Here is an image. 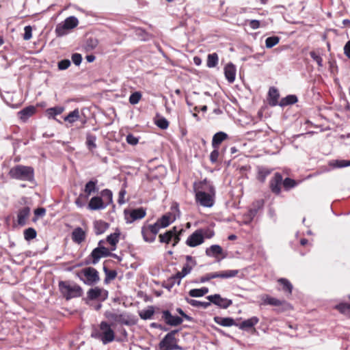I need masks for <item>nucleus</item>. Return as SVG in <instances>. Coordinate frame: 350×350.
I'll return each mask as SVG.
<instances>
[{"mask_svg":"<svg viewBox=\"0 0 350 350\" xmlns=\"http://www.w3.org/2000/svg\"><path fill=\"white\" fill-rule=\"evenodd\" d=\"M92 336L102 341L104 345L112 342L115 338V332L106 321H102L98 329H94Z\"/></svg>","mask_w":350,"mask_h":350,"instance_id":"1","label":"nucleus"},{"mask_svg":"<svg viewBox=\"0 0 350 350\" xmlns=\"http://www.w3.org/2000/svg\"><path fill=\"white\" fill-rule=\"evenodd\" d=\"M12 178L22 180H31L33 176V170L31 167L17 165L10 171Z\"/></svg>","mask_w":350,"mask_h":350,"instance_id":"2","label":"nucleus"},{"mask_svg":"<svg viewBox=\"0 0 350 350\" xmlns=\"http://www.w3.org/2000/svg\"><path fill=\"white\" fill-rule=\"evenodd\" d=\"M59 289L66 299L80 297L82 294L81 288L77 284H71L67 282H60Z\"/></svg>","mask_w":350,"mask_h":350,"instance_id":"3","label":"nucleus"},{"mask_svg":"<svg viewBox=\"0 0 350 350\" xmlns=\"http://www.w3.org/2000/svg\"><path fill=\"white\" fill-rule=\"evenodd\" d=\"M176 332L177 331H172L164 337L159 342V350L182 349L177 345V339L175 338Z\"/></svg>","mask_w":350,"mask_h":350,"instance_id":"4","label":"nucleus"},{"mask_svg":"<svg viewBox=\"0 0 350 350\" xmlns=\"http://www.w3.org/2000/svg\"><path fill=\"white\" fill-rule=\"evenodd\" d=\"M146 215V211L142 207L124 211L125 219L128 224H131L135 220L143 219Z\"/></svg>","mask_w":350,"mask_h":350,"instance_id":"5","label":"nucleus"},{"mask_svg":"<svg viewBox=\"0 0 350 350\" xmlns=\"http://www.w3.org/2000/svg\"><path fill=\"white\" fill-rule=\"evenodd\" d=\"M78 19L75 16L67 18L62 25H59L56 28V31L59 36H63L66 33V31L72 29L77 26Z\"/></svg>","mask_w":350,"mask_h":350,"instance_id":"6","label":"nucleus"},{"mask_svg":"<svg viewBox=\"0 0 350 350\" xmlns=\"http://www.w3.org/2000/svg\"><path fill=\"white\" fill-rule=\"evenodd\" d=\"M105 316L107 319L111 321V325H113L116 323L129 325V318L125 314H119L107 311L105 312Z\"/></svg>","mask_w":350,"mask_h":350,"instance_id":"7","label":"nucleus"},{"mask_svg":"<svg viewBox=\"0 0 350 350\" xmlns=\"http://www.w3.org/2000/svg\"><path fill=\"white\" fill-rule=\"evenodd\" d=\"M195 191L196 201L202 206L210 207L213 205V200L210 194L199 190L196 186H195Z\"/></svg>","mask_w":350,"mask_h":350,"instance_id":"8","label":"nucleus"},{"mask_svg":"<svg viewBox=\"0 0 350 350\" xmlns=\"http://www.w3.org/2000/svg\"><path fill=\"white\" fill-rule=\"evenodd\" d=\"M81 273H83L86 278L85 283L88 285L96 283L100 279L98 271L93 267L83 269L81 271Z\"/></svg>","mask_w":350,"mask_h":350,"instance_id":"9","label":"nucleus"},{"mask_svg":"<svg viewBox=\"0 0 350 350\" xmlns=\"http://www.w3.org/2000/svg\"><path fill=\"white\" fill-rule=\"evenodd\" d=\"M282 185V176L277 172L270 180L269 187L271 191L275 195H279L281 192V185Z\"/></svg>","mask_w":350,"mask_h":350,"instance_id":"10","label":"nucleus"},{"mask_svg":"<svg viewBox=\"0 0 350 350\" xmlns=\"http://www.w3.org/2000/svg\"><path fill=\"white\" fill-rule=\"evenodd\" d=\"M204 242L202 231L198 230L191 234L187 239L186 243L190 247H196Z\"/></svg>","mask_w":350,"mask_h":350,"instance_id":"11","label":"nucleus"},{"mask_svg":"<svg viewBox=\"0 0 350 350\" xmlns=\"http://www.w3.org/2000/svg\"><path fill=\"white\" fill-rule=\"evenodd\" d=\"M207 299L209 300V301L202 302L189 298H186V300L188 304L193 306L202 307L204 308L210 306L211 302H213L215 304H219V295H215L214 296H208Z\"/></svg>","mask_w":350,"mask_h":350,"instance_id":"12","label":"nucleus"},{"mask_svg":"<svg viewBox=\"0 0 350 350\" xmlns=\"http://www.w3.org/2000/svg\"><path fill=\"white\" fill-rule=\"evenodd\" d=\"M110 251L105 247H98L93 250L91 253L92 263L96 264L100 258L110 256Z\"/></svg>","mask_w":350,"mask_h":350,"instance_id":"13","label":"nucleus"},{"mask_svg":"<svg viewBox=\"0 0 350 350\" xmlns=\"http://www.w3.org/2000/svg\"><path fill=\"white\" fill-rule=\"evenodd\" d=\"M87 294L88 298L92 300L99 298L105 299L107 297V291L98 287L90 289Z\"/></svg>","mask_w":350,"mask_h":350,"instance_id":"14","label":"nucleus"},{"mask_svg":"<svg viewBox=\"0 0 350 350\" xmlns=\"http://www.w3.org/2000/svg\"><path fill=\"white\" fill-rule=\"evenodd\" d=\"M162 318L165 320L167 324L176 326L182 323L183 319L178 316H173L172 314L165 310L163 312Z\"/></svg>","mask_w":350,"mask_h":350,"instance_id":"15","label":"nucleus"},{"mask_svg":"<svg viewBox=\"0 0 350 350\" xmlns=\"http://www.w3.org/2000/svg\"><path fill=\"white\" fill-rule=\"evenodd\" d=\"M259 322V319L257 317H252L248 319L243 321L239 324H236V325L242 330L247 331L250 329L254 328V327L258 324Z\"/></svg>","mask_w":350,"mask_h":350,"instance_id":"16","label":"nucleus"},{"mask_svg":"<svg viewBox=\"0 0 350 350\" xmlns=\"http://www.w3.org/2000/svg\"><path fill=\"white\" fill-rule=\"evenodd\" d=\"M86 239V230H83L80 227H77L72 232V240L77 243L81 244Z\"/></svg>","mask_w":350,"mask_h":350,"instance_id":"17","label":"nucleus"},{"mask_svg":"<svg viewBox=\"0 0 350 350\" xmlns=\"http://www.w3.org/2000/svg\"><path fill=\"white\" fill-rule=\"evenodd\" d=\"M224 75L229 83H233L235 80L237 69L235 66L229 63L224 67Z\"/></svg>","mask_w":350,"mask_h":350,"instance_id":"18","label":"nucleus"},{"mask_svg":"<svg viewBox=\"0 0 350 350\" xmlns=\"http://www.w3.org/2000/svg\"><path fill=\"white\" fill-rule=\"evenodd\" d=\"M191 271V267L189 266V265L186 264L180 271L177 272L171 278V280H173V282H176L178 284H180L181 279L189 274Z\"/></svg>","mask_w":350,"mask_h":350,"instance_id":"19","label":"nucleus"},{"mask_svg":"<svg viewBox=\"0 0 350 350\" xmlns=\"http://www.w3.org/2000/svg\"><path fill=\"white\" fill-rule=\"evenodd\" d=\"M261 300L262 301V304L264 305L280 306L286 304L285 301L272 297L268 295H262L261 296Z\"/></svg>","mask_w":350,"mask_h":350,"instance_id":"20","label":"nucleus"},{"mask_svg":"<svg viewBox=\"0 0 350 350\" xmlns=\"http://www.w3.org/2000/svg\"><path fill=\"white\" fill-rule=\"evenodd\" d=\"M105 207L103 201L100 197H93L88 204V208L92 211L103 209Z\"/></svg>","mask_w":350,"mask_h":350,"instance_id":"21","label":"nucleus"},{"mask_svg":"<svg viewBox=\"0 0 350 350\" xmlns=\"http://www.w3.org/2000/svg\"><path fill=\"white\" fill-rule=\"evenodd\" d=\"M36 111V109L33 106H29L18 113L19 118L23 121H26L29 117L33 116Z\"/></svg>","mask_w":350,"mask_h":350,"instance_id":"22","label":"nucleus"},{"mask_svg":"<svg viewBox=\"0 0 350 350\" xmlns=\"http://www.w3.org/2000/svg\"><path fill=\"white\" fill-rule=\"evenodd\" d=\"M176 219L175 214L172 213H167L166 215H163L159 219L157 220V223H159V225L161 228H165L170 225V224L174 221Z\"/></svg>","mask_w":350,"mask_h":350,"instance_id":"23","label":"nucleus"},{"mask_svg":"<svg viewBox=\"0 0 350 350\" xmlns=\"http://www.w3.org/2000/svg\"><path fill=\"white\" fill-rule=\"evenodd\" d=\"M219 144V132L216 133L213 138V142L212 145L215 150L211 153L210 155V159L212 163H215L218 160L219 157V152H217V150L216 149L217 146Z\"/></svg>","mask_w":350,"mask_h":350,"instance_id":"24","label":"nucleus"},{"mask_svg":"<svg viewBox=\"0 0 350 350\" xmlns=\"http://www.w3.org/2000/svg\"><path fill=\"white\" fill-rule=\"evenodd\" d=\"M30 213V208L29 207H23L20 209L18 213V224L21 226H24L26 224L27 219Z\"/></svg>","mask_w":350,"mask_h":350,"instance_id":"25","label":"nucleus"},{"mask_svg":"<svg viewBox=\"0 0 350 350\" xmlns=\"http://www.w3.org/2000/svg\"><path fill=\"white\" fill-rule=\"evenodd\" d=\"M269 96V104L271 106H276L278 103V98L280 97L279 92L274 87L270 88L268 93Z\"/></svg>","mask_w":350,"mask_h":350,"instance_id":"26","label":"nucleus"},{"mask_svg":"<svg viewBox=\"0 0 350 350\" xmlns=\"http://www.w3.org/2000/svg\"><path fill=\"white\" fill-rule=\"evenodd\" d=\"M152 231H150V227L147 224H144L142 227V234L144 240L146 242L152 243L154 241L155 238L154 235L152 234Z\"/></svg>","mask_w":350,"mask_h":350,"instance_id":"27","label":"nucleus"},{"mask_svg":"<svg viewBox=\"0 0 350 350\" xmlns=\"http://www.w3.org/2000/svg\"><path fill=\"white\" fill-rule=\"evenodd\" d=\"M176 230V227H174L172 230L167 231L164 234H159V237L160 239V242L169 244L170 241H172L174 231H175Z\"/></svg>","mask_w":350,"mask_h":350,"instance_id":"28","label":"nucleus"},{"mask_svg":"<svg viewBox=\"0 0 350 350\" xmlns=\"http://www.w3.org/2000/svg\"><path fill=\"white\" fill-rule=\"evenodd\" d=\"M80 118L79 111L78 109H75L72 111L70 112L68 116L64 118V121L72 124Z\"/></svg>","mask_w":350,"mask_h":350,"instance_id":"29","label":"nucleus"},{"mask_svg":"<svg viewBox=\"0 0 350 350\" xmlns=\"http://www.w3.org/2000/svg\"><path fill=\"white\" fill-rule=\"evenodd\" d=\"M95 233L96 234H103L108 228V224L101 220L96 221L94 224Z\"/></svg>","mask_w":350,"mask_h":350,"instance_id":"30","label":"nucleus"},{"mask_svg":"<svg viewBox=\"0 0 350 350\" xmlns=\"http://www.w3.org/2000/svg\"><path fill=\"white\" fill-rule=\"evenodd\" d=\"M271 173V170L264 167H258L257 178L261 183H264L268 175Z\"/></svg>","mask_w":350,"mask_h":350,"instance_id":"31","label":"nucleus"},{"mask_svg":"<svg viewBox=\"0 0 350 350\" xmlns=\"http://www.w3.org/2000/svg\"><path fill=\"white\" fill-rule=\"evenodd\" d=\"M208 293V288L202 287L201 288L191 289L189 292V295L193 297H202Z\"/></svg>","mask_w":350,"mask_h":350,"instance_id":"32","label":"nucleus"},{"mask_svg":"<svg viewBox=\"0 0 350 350\" xmlns=\"http://www.w3.org/2000/svg\"><path fill=\"white\" fill-rule=\"evenodd\" d=\"M120 233L119 232H116L113 234H109L107 237V241L113 246L111 250H114L116 249V244L119 241V237Z\"/></svg>","mask_w":350,"mask_h":350,"instance_id":"33","label":"nucleus"},{"mask_svg":"<svg viewBox=\"0 0 350 350\" xmlns=\"http://www.w3.org/2000/svg\"><path fill=\"white\" fill-rule=\"evenodd\" d=\"M96 184L97 180H90L88 182L85 186L84 191L87 194V196L91 195L92 193L95 192L96 189Z\"/></svg>","mask_w":350,"mask_h":350,"instance_id":"34","label":"nucleus"},{"mask_svg":"<svg viewBox=\"0 0 350 350\" xmlns=\"http://www.w3.org/2000/svg\"><path fill=\"white\" fill-rule=\"evenodd\" d=\"M297 102V98L295 95H288L285 98H282L279 103L280 106H286L288 105H292Z\"/></svg>","mask_w":350,"mask_h":350,"instance_id":"35","label":"nucleus"},{"mask_svg":"<svg viewBox=\"0 0 350 350\" xmlns=\"http://www.w3.org/2000/svg\"><path fill=\"white\" fill-rule=\"evenodd\" d=\"M282 185L286 191H288L296 187L297 183L291 178H286L284 180L282 179Z\"/></svg>","mask_w":350,"mask_h":350,"instance_id":"36","label":"nucleus"},{"mask_svg":"<svg viewBox=\"0 0 350 350\" xmlns=\"http://www.w3.org/2000/svg\"><path fill=\"white\" fill-rule=\"evenodd\" d=\"M64 111V108L63 107H54L49 108L46 110V113L49 117H55L57 115L61 114Z\"/></svg>","mask_w":350,"mask_h":350,"instance_id":"37","label":"nucleus"},{"mask_svg":"<svg viewBox=\"0 0 350 350\" xmlns=\"http://www.w3.org/2000/svg\"><path fill=\"white\" fill-rule=\"evenodd\" d=\"M37 232L33 228H28L24 231V238L27 241H30L36 237Z\"/></svg>","mask_w":350,"mask_h":350,"instance_id":"38","label":"nucleus"},{"mask_svg":"<svg viewBox=\"0 0 350 350\" xmlns=\"http://www.w3.org/2000/svg\"><path fill=\"white\" fill-rule=\"evenodd\" d=\"M280 41V38L278 36H271L268 37L265 40V46L268 49H271L278 44Z\"/></svg>","mask_w":350,"mask_h":350,"instance_id":"39","label":"nucleus"},{"mask_svg":"<svg viewBox=\"0 0 350 350\" xmlns=\"http://www.w3.org/2000/svg\"><path fill=\"white\" fill-rule=\"evenodd\" d=\"M278 282L282 285L284 291L288 292L289 294L292 293L293 286L288 280L280 278L278 280Z\"/></svg>","mask_w":350,"mask_h":350,"instance_id":"40","label":"nucleus"},{"mask_svg":"<svg viewBox=\"0 0 350 350\" xmlns=\"http://www.w3.org/2000/svg\"><path fill=\"white\" fill-rule=\"evenodd\" d=\"M218 60L217 54L214 53L209 54L207 57V66L209 68L215 67Z\"/></svg>","mask_w":350,"mask_h":350,"instance_id":"41","label":"nucleus"},{"mask_svg":"<svg viewBox=\"0 0 350 350\" xmlns=\"http://www.w3.org/2000/svg\"><path fill=\"white\" fill-rule=\"evenodd\" d=\"M330 165H332L334 167H345L350 166V160H335L330 163Z\"/></svg>","mask_w":350,"mask_h":350,"instance_id":"42","label":"nucleus"},{"mask_svg":"<svg viewBox=\"0 0 350 350\" xmlns=\"http://www.w3.org/2000/svg\"><path fill=\"white\" fill-rule=\"evenodd\" d=\"M206 254L208 256L217 258L219 256V245H214L207 248L206 250Z\"/></svg>","mask_w":350,"mask_h":350,"instance_id":"43","label":"nucleus"},{"mask_svg":"<svg viewBox=\"0 0 350 350\" xmlns=\"http://www.w3.org/2000/svg\"><path fill=\"white\" fill-rule=\"evenodd\" d=\"M96 137L91 134H88L86 137V144L88 148L92 150L96 147Z\"/></svg>","mask_w":350,"mask_h":350,"instance_id":"44","label":"nucleus"},{"mask_svg":"<svg viewBox=\"0 0 350 350\" xmlns=\"http://www.w3.org/2000/svg\"><path fill=\"white\" fill-rule=\"evenodd\" d=\"M239 273L238 270H226L220 271V278H229L234 277Z\"/></svg>","mask_w":350,"mask_h":350,"instance_id":"45","label":"nucleus"},{"mask_svg":"<svg viewBox=\"0 0 350 350\" xmlns=\"http://www.w3.org/2000/svg\"><path fill=\"white\" fill-rule=\"evenodd\" d=\"M156 125L161 129H166L169 126L168 121L163 117H160L155 120Z\"/></svg>","mask_w":350,"mask_h":350,"instance_id":"46","label":"nucleus"},{"mask_svg":"<svg viewBox=\"0 0 350 350\" xmlns=\"http://www.w3.org/2000/svg\"><path fill=\"white\" fill-rule=\"evenodd\" d=\"M154 314V310L150 308L149 309L142 310L139 312V316L142 319H150Z\"/></svg>","mask_w":350,"mask_h":350,"instance_id":"47","label":"nucleus"},{"mask_svg":"<svg viewBox=\"0 0 350 350\" xmlns=\"http://www.w3.org/2000/svg\"><path fill=\"white\" fill-rule=\"evenodd\" d=\"M142 98V94L139 92L133 93L129 97V102L132 105H135L139 103Z\"/></svg>","mask_w":350,"mask_h":350,"instance_id":"48","label":"nucleus"},{"mask_svg":"<svg viewBox=\"0 0 350 350\" xmlns=\"http://www.w3.org/2000/svg\"><path fill=\"white\" fill-rule=\"evenodd\" d=\"M338 310L350 317V304H340L337 306Z\"/></svg>","mask_w":350,"mask_h":350,"instance_id":"49","label":"nucleus"},{"mask_svg":"<svg viewBox=\"0 0 350 350\" xmlns=\"http://www.w3.org/2000/svg\"><path fill=\"white\" fill-rule=\"evenodd\" d=\"M310 55L312 58V59L317 63L319 66H320V67L323 66V59L321 58V57L320 55L317 54L316 52H314V51H310Z\"/></svg>","mask_w":350,"mask_h":350,"instance_id":"50","label":"nucleus"},{"mask_svg":"<svg viewBox=\"0 0 350 350\" xmlns=\"http://www.w3.org/2000/svg\"><path fill=\"white\" fill-rule=\"evenodd\" d=\"M236 325L234 321L232 318H223L220 319V325L222 326H231Z\"/></svg>","mask_w":350,"mask_h":350,"instance_id":"51","label":"nucleus"},{"mask_svg":"<svg viewBox=\"0 0 350 350\" xmlns=\"http://www.w3.org/2000/svg\"><path fill=\"white\" fill-rule=\"evenodd\" d=\"M148 226L150 227V231H152V234L154 235V238L156 239V236L159 232L160 228L161 227L159 225V223L157 222L154 224H148Z\"/></svg>","mask_w":350,"mask_h":350,"instance_id":"52","label":"nucleus"},{"mask_svg":"<svg viewBox=\"0 0 350 350\" xmlns=\"http://www.w3.org/2000/svg\"><path fill=\"white\" fill-rule=\"evenodd\" d=\"M70 66V61L69 59H63L58 63V68L59 70L67 69Z\"/></svg>","mask_w":350,"mask_h":350,"instance_id":"53","label":"nucleus"},{"mask_svg":"<svg viewBox=\"0 0 350 350\" xmlns=\"http://www.w3.org/2000/svg\"><path fill=\"white\" fill-rule=\"evenodd\" d=\"M98 45V40L96 39L89 38L87 40L86 47L88 49H94Z\"/></svg>","mask_w":350,"mask_h":350,"instance_id":"54","label":"nucleus"},{"mask_svg":"<svg viewBox=\"0 0 350 350\" xmlns=\"http://www.w3.org/2000/svg\"><path fill=\"white\" fill-rule=\"evenodd\" d=\"M104 269L106 273L105 281H107V280H113L116 277L117 273L115 271H108L105 267L104 268Z\"/></svg>","mask_w":350,"mask_h":350,"instance_id":"55","label":"nucleus"},{"mask_svg":"<svg viewBox=\"0 0 350 350\" xmlns=\"http://www.w3.org/2000/svg\"><path fill=\"white\" fill-rule=\"evenodd\" d=\"M183 231V229H180L178 231H177V230L174 231V236L172 238V241H174L173 246H175L180 241L179 235L182 233Z\"/></svg>","mask_w":350,"mask_h":350,"instance_id":"56","label":"nucleus"},{"mask_svg":"<svg viewBox=\"0 0 350 350\" xmlns=\"http://www.w3.org/2000/svg\"><path fill=\"white\" fill-rule=\"evenodd\" d=\"M81 60H82V57H81V54H79V53H74L72 55V61L73 62V63L75 65H77V66L80 65V64L81 62Z\"/></svg>","mask_w":350,"mask_h":350,"instance_id":"57","label":"nucleus"},{"mask_svg":"<svg viewBox=\"0 0 350 350\" xmlns=\"http://www.w3.org/2000/svg\"><path fill=\"white\" fill-rule=\"evenodd\" d=\"M31 31H32V29L30 26H26L25 27V33L23 36L24 40H28L31 38V36H32Z\"/></svg>","mask_w":350,"mask_h":350,"instance_id":"58","label":"nucleus"},{"mask_svg":"<svg viewBox=\"0 0 350 350\" xmlns=\"http://www.w3.org/2000/svg\"><path fill=\"white\" fill-rule=\"evenodd\" d=\"M126 142L131 145H136L138 143V139L130 134L126 136Z\"/></svg>","mask_w":350,"mask_h":350,"instance_id":"59","label":"nucleus"},{"mask_svg":"<svg viewBox=\"0 0 350 350\" xmlns=\"http://www.w3.org/2000/svg\"><path fill=\"white\" fill-rule=\"evenodd\" d=\"M231 304L232 301L230 299H223L220 297V308H227Z\"/></svg>","mask_w":350,"mask_h":350,"instance_id":"60","label":"nucleus"},{"mask_svg":"<svg viewBox=\"0 0 350 350\" xmlns=\"http://www.w3.org/2000/svg\"><path fill=\"white\" fill-rule=\"evenodd\" d=\"M126 195V191L125 189H122L120 192H119V198H118V203L120 204H122L125 202L124 201V196Z\"/></svg>","mask_w":350,"mask_h":350,"instance_id":"61","label":"nucleus"},{"mask_svg":"<svg viewBox=\"0 0 350 350\" xmlns=\"http://www.w3.org/2000/svg\"><path fill=\"white\" fill-rule=\"evenodd\" d=\"M250 27L252 29H256L260 27V21L257 20H252L250 22Z\"/></svg>","mask_w":350,"mask_h":350,"instance_id":"62","label":"nucleus"},{"mask_svg":"<svg viewBox=\"0 0 350 350\" xmlns=\"http://www.w3.org/2000/svg\"><path fill=\"white\" fill-rule=\"evenodd\" d=\"M344 53L350 59V40L348 41L344 46Z\"/></svg>","mask_w":350,"mask_h":350,"instance_id":"63","label":"nucleus"},{"mask_svg":"<svg viewBox=\"0 0 350 350\" xmlns=\"http://www.w3.org/2000/svg\"><path fill=\"white\" fill-rule=\"evenodd\" d=\"M102 196L103 197H106L109 199V201L112 200V193L109 189H105L102 191Z\"/></svg>","mask_w":350,"mask_h":350,"instance_id":"64","label":"nucleus"}]
</instances>
